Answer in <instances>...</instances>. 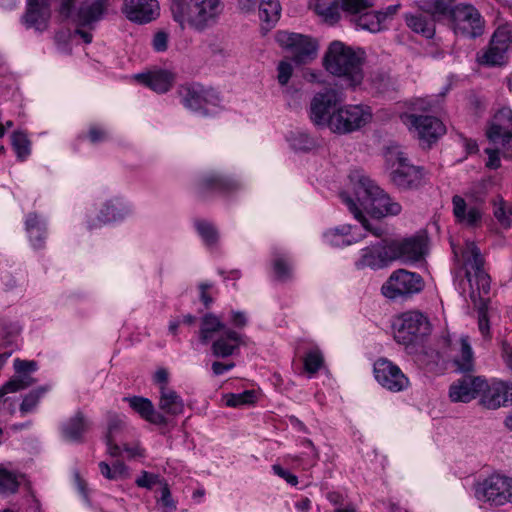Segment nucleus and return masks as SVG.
Masks as SVG:
<instances>
[{
  "label": "nucleus",
  "instance_id": "obj_12",
  "mask_svg": "<svg viewBox=\"0 0 512 512\" xmlns=\"http://www.w3.org/2000/svg\"><path fill=\"white\" fill-rule=\"evenodd\" d=\"M325 70L336 77L352 75V47L339 40L332 41L322 59Z\"/></svg>",
  "mask_w": 512,
  "mask_h": 512
},
{
  "label": "nucleus",
  "instance_id": "obj_20",
  "mask_svg": "<svg viewBox=\"0 0 512 512\" xmlns=\"http://www.w3.org/2000/svg\"><path fill=\"white\" fill-rule=\"evenodd\" d=\"M479 404L486 409L495 410L512 404V384L504 382L489 385L480 393Z\"/></svg>",
  "mask_w": 512,
  "mask_h": 512
},
{
  "label": "nucleus",
  "instance_id": "obj_64",
  "mask_svg": "<svg viewBox=\"0 0 512 512\" xmlns=\"http://www.w3.org/2000/svg\"><path fill=\"white\" fill-rule=\"evenodd\" d=\"M234 367H235L234 362L223 363L220 361H214L212 363L211 369L215 376H220V375H223L224 373H226L227 371L233 369Z\"/></svg>",
  "mask_w": 512,
  "mask_h": 512
},
{
  "label": "nucleus",
  "instance_id": "obj_8",
  "mask_svg": "<svg viewBox=\"0 0 512 512\" xmlns=\"http://www.w3.org/2000/svg\"><path fill=\"white\" fill-rule=\"evenodd\" d=\"M394 338L403 345H417L431 332L428 318L419 311H408L394 323Z\"/></svg>",
  "mask_w": 512,
  "mask_h": 512
},
{
  "label": "nucleus",
  "instance_id": "obj_40",
  "mask_svg": "<svg viewBox=\"0 0 512 512\" xmlns=\"http://www.w3.org/2000/svg\"><path fill=\"white\" fill-rule=\"evenodd\" d=\"M325 240L334 247H345L352 243L351 226L343 225L325 232Z\"/></svg>",
  "mask_w": 512,
  "mask_h": 512
},
{
  "label": "nucleus",
  "instance_id": "obj_54",
  "mask_svg": "<svg viewBox=\"0 0 512 512\" xmlns=\"http://www.w3.org/2000/svg\"><path fill=\"white\" fill-rule=\"evenodd\" d=\"M107 420L108 428L105 438L116 439L117 435L123 430L125 423L122 418L115 413H109Z\"/></svg>",
  "mask_w": 512,
  "mask_h": 512
},
{
  "label": "nucleus",
  "instance_id": "obj_16",
  "mask_svg": "<svg viewBox=\"0 0 512 512\" xmlns=\"http://www.w3.org/2000/svg\"><path fill=\"white\" fill-rule=\"evenodd\" d=\"M486 387L487 380L483 376L464 374L450 385L449 398L454 403H469L479 397Z\"/></svg>",
  "mask_w": 512,
  "mask_h": 512
},
{
  "label": "nucleus",
  "instance_id": "obj_26",
  "mask_svg": "<svg viewBox=\"0 0 512 512\" xmlns=\"http://www.w3.org/2000/svg\"><path fill=\"white\" fill-rule=\"evenodd\" d=\"M124 401H127L135 412L152 424L165 426L169 422L163 413L155 410L153 403L148 398L133 396L125 397Z\"/></svg>",
  "mask_w": 512,
  "mask_h": 512
},
{
  "label": "nucleus",
  "instance_id": "obj_45",
  "mask_svg": "<svg viewBox=\"0 0 512 512\" xmlns=\"http://www.w3.org/2000/svg\"><path fill=\"white\" fill-rule=\"evenodd\" d=\"M354 219L360 223L363 230L377 238H381V240L384 239L383 236L386 234V228L379 222L380 218L370 221L363 215L362 211H354Z\"/></svg>",
  "mask_w": 512,
  "mask_h": 512
},
{
  "label": "nucleus",
  "instance_id": "obj_13",
  "mask_svg": "<svg viewBox=\"0 0 512 512\" xmlns=\"http://www.w3.org/2000/svg\"><path fill=\"white\" fill-rule=\"evenodd\" d=\"M478 499H484L495 506L512 503V478L492 475L476 489Z\"/></svg>",
  "mask_w": 512,
  "mask_h": 512
},
{
  "label": "nucleus",
  "instance_id": "obj_62",
  "mask_svg": "<svg viewBox=\"0 0 512 512\" xmlns=\"http://www.w3.org/2000/svg\"><path fill=\"white\" fill-rule=\"evenodd\" d=\"M399 8H400V4H395V5L388 6L383 10L376 11L378 14L379 20H381V25L383 26V23L385 21L393 19V17L397 14Z\"/></svg>",
  "mask_w": 512,
  "mask_h": 512
},
{
  "label": "nucleus",
  "instance_id": "obj_37",
  "mask_svg": "<svg viewBox=\"0 0 512 512\" xmlns=\"http://www.w3.org/2000/svg\"><path fill=\"white\" fill-rule=\"evenodd\" d=\"M460 355L454 360L457 370L463 374H471L474 371V354L468 336L460 338Z\"/></svg>",
  "mask_w": 512,
  "mask_h": 512
},
{
  "label": "nucleus",
  "instance_id": "obj_25",
  "mask_svg": "<svg viewBox=\"0 0 512 512\" xmlns=\"http://www.w3.org/2000/svg\"><path fill=\"white\" fill-rule=\"evenodd\" d=\"M135 79L156 93H166L173 86L175 76L167 70H155L137 74Z\"/></svg>",
  "mask_w": 512,
  "mask_h": 512
},
{
  "label": "nucleus",
  "instance_id": "obj_51",
  "mask_svg": "<svg viewBox=\"0 0 512 512\" xmlns=\"http://www.w3.org/2000/svg\"><path fill=\"white\" fill-rule=\"evenodd\" d=\"M256 393L253 390H246L238 394H229L226 397V405L238 407L246 404H252L256 401Z\"/></svg>",
  "mask_w": 512,
  "mask_h": 512
},
{
  "label": "nucleus",
  "instance_id": "obj_2",
  "mask_svg": "<svg viewBox=\"0 0 512 512\" xmlns=\"http://www.w3.org/2000/svg\"><path fill=\"white\" fill-rule=\"evenodd\" d=\"M364 251L356 263L358 268L380 269L394 261L415 263L427 253V238L420 234L406 238H384L373 245V250Z\"/></svg>",
  "mask_w": 512,
  "mask_h": 512
},
{
  "label": "nucleus",
  "instance_id": "obj_47",
  "mask_svg": "<svg viewBox=\"0 0 512 512\" xmlns=\"http://www.w3.org/2000/svg\"><path fill=\"white\" fill-rule=\"evenodd\" d=\"M304 369L310 374H316L324 364V357L319 348H313L309 350L304 359Z\"/></svg>",
  "mask_w": 512,
  "mask_h": 512
},
{
  "label": "nucleus",
  "instance_id": "obj_6",
  "mask_svg": "<svg viewBox=\"0 0 512 512\" xmlns=\"http://www.w3.org/2000/svg\"><path fill=\"white\" fill-rule=\"evenodd\" d=\"M425 287L423 277L406 269H397L391 273L381 287V293L394 302H403L419 294Z\"/></svg>",
  "mask_w": 512,
  "mask_h": 512
},
{
  "label": "nucleus",
  "instance_id": "obj_50",
  "mask_svg": "<svg viewBox=\"0 0 512 512\" xmlns=\"http://www.w3.org/2000/svg\"><path fill=\"white\" fill-rule=\"evenodd\" d=\"M49 390V386H41L35 390L29 392L23 399L20 405V411L22 413H28L34 410L37 406L40 398Z\"/></svg>",
  "mask_w": 512,
  "mask_h": 512
},
{
  "label": "nucleus",
  "instance_id": "obj_39",
  "mask_svg": "<svg viewBox=\"0 0 512 512\" xmlns=\"http://www.w3.org/2000/svg\"><path fill=\"white\" fill-rule=\"evenodd\" d=\"M124 217L123 209L113 203L112 201H107L102 209L99 212V215L97 216V222L95 223H89L88 228L91 230L95 227H99L104 224H108L117 220H120Z\"/></svg>",
  "mask_w": 512,
  "mask_h": 512
},
{
  "label": "nucleus",
  "instance_id": "obj_43",
  "mask_svg": "<svg viewBox=\"0 0 512 512\" xmlns=\"http://www.w3.org/2000/svg\"><path fill=\"white\" fill-rule=\"evenodd\" d=\"M101 474L109 480H121L129 477L128 467L120 460L113 462L110 466L106 462L99 463Z\"/></svg>",
  "mask_w": 512,
  "mask_h": 512
},
{
  "label": "nucleus",
  "instance_id": "obj_38",
  "mask_svg": "<svg viewBox=\"0 0 512 512\" xmlns=\"http://www.w3.org/2000/svg\"><path fill=\"white\" fill-rule=\"evenodd\" d=\"M329 128L335 133H348L352 131V113L348 109H338L327 122Z\"/></svg>",
  "mask_w": 512,
  "mask_h": 512
},
{
  "label": "nucleus",
  "instance_id": "obj_28",
  "mask_svg": "<svg viewBox=\"0 0 512 512\" xmlns=\"http://www.w3.org/2000/svg\"><path fill=\"white\" fill-rule=\"evenodd\" d=\"M89 429V421L81 411L69 418L61 426L62 437L69 442H82L84 434Z\"/></svg>",
  "mask_w": 512,
  "mask_h": 512
},
{
  "label": "nucleus",
  "instance_id": "obj_55",
  "mask_svg": "<svg viewBox=\"0 0 512 512\" xmlns=\"http://www.w3.org/2000/svg\"><path fill=\"white\" fill-rule=\"evenodd\" d=\"M87 138L93 144L104 142L108 140L109 132L104 127L92 125L88 130Z\"/></svg>",
  "mask_w": 512,
  "mask_h": 512
},
{
  "label": "nucleus",
  "instance_id": "obj_41",
  "mask_svg": "<svg viewBox=\"0 0 512 512\" xmlns=\"http://www.w3.org/2000/svg\"><path fill=\"white\" fill-rule=\"evenodd\" d=\"M21 475L0 465V494L9 495L17 492Z\"/></svg>",
  "mask_w": 512,
  "mask_h": 512
},
{
  "label": "nucleus",
  "instance_id": "obj_15",
  "mask_svg": "<svg viewBox=\"0 0 512 512\" xmlns=\"http://www.w3.org/2000/svg\"><path fill=\"white\" fill-rule=\"evenodd\" d=\"M178 93L182 104L193 111H199L209 104L217 105L220 100L213 88L205 87L200 83L182 85Z\"/></svg>",
  "mask_w": 512,
  "mask_h": 512
},
{
  "label": "nucleus",
  "instance_id": "obj_3",
  "mask_svg": "<svg viewBox=\"0 0 512 512\" xmlns=\"http://www.w3.org/2000/svg\"><path fill=\"white\" fill-rule=\"evenodd\" d=\"M224 7L222 0H188L173 3L171 11L174 21L182 30L188 27L203 33L218 23Z\"/></svg>",
  "mask_w": 512,
  "mask_h": 512
},
{
  "label": "nucleus",
  "instance_id": "obj_48",
  "mask_svg": "<svg viewBox=\"0 0 512 512\" xmlns=\"http://www.w3.org/2000/svg\"><path fill=\"white\" fill-rule=\"evenodd\" d=\"M367 65V56L363 48L354 49V88L363 82Z\"/></svg>",
  "mask_w": 512,
  "mask_h": 512
},
{
  "label": "nucleus",
  "instance_id": "obj_34",
  "mask_svg": "<svg viewBox=\"0 0 512 512\" xmlns=\"http://www.w3.org/2000/svg\"><path fill=\"white\" fill-rule=\"evenodd\" d=\"M226 325L220 318L212 313H207L201 318L199 339L202 344H207L218 332H224Z\"/></svg>",
  "mask_w": 512,
  "mask_h": 512
},
{
  "label": "nucleus",
  "instance_id": "obj_11",
  "mask_svg": "<svg viewBox=\"0 0 512 512\" xmlns=\"http://www.w3.org/2000/svg\"><path fill=\"white\" fill-rule=\"evenodd\" d=\"M404 122L413 130L422 148H430L446 132L443 123L434 116L409 114Z\"/></svg>",
  "mask_w": 512,
  "mask_h": 512
},
{
  "label": "nucleus",
  "instance_id": "obj_59",
  "mask_svg": "<svg viewBox=\"0 0 512 512\" xmlns=\"http://www.w3.org/2000/svg\"><path fill=\"white\" fill-rule=\"evenodd\" d=\"M168 39L169 35L165 31L156 32L152 40L154 50L157 52L166 51L168 48Z\"/></svg>",
  "mask_w": 512,
  "mask_h": 512
},
{
  "label": "nucleus",
  "instance_id": "obj_63",
  "mask_svg": "<svg viewBox=\"0 0 512 512\" xmlns=\"http://www.w3.org/2000/svg\"><path fill=\"white\" fill-rule=\"evenodd\" d=\"M501 356L509 369L512 370V345L506 341H501Z\"/></svg>",
  "mask_w": 512,
  "mask_h": 512
},
{
  "label": "nucleus",
  "instance_id": "obj_17",
  "mask_svg": "<svg viewBox=\"0 0 512 512\" xmlns=\"http://www.w3.org/2000/svg\"><path fill=\"white\" fill-rule=\"evenodd\" d=\"M374 375L383 388L392 392H400L409 386V379L401 369L387 359H379L374 363Z\"/></svg>",
  "mask_w": 512,
  "mask_h": 512
},
{
  "label": "nucleus",
  "instance_id": "obj_42",
  "mask_svg": "<svg viewBox=\"0 0 512 512\" xmlns=\"http://www.w3.org/2000/svg\"><path fill=\"white\" fill-rule=\"evenodd\" d=\"M354 24L357 28L377 33L384 29L381 25L377 12H365L354 16Z\"/></svg>",
  "mask_w": 512,
  "mask_h": 512
},
{
  "label": "nucleus",
  "instance_id": "obj_58",
  "mask_svg": "<svg viewBox=\"0 0 512 512\" xmlns=\"http://www.w3.org/2000/svg\"><path fill=\"white\" fill-rule=\"evenodd\" d=\"M159 482V476L143 471L141 476L135 481L138 487L151 489L156 483Z\"/></svg>",
  "mask_w": 512,
  "mask_h": 512
},
{
  "label": "nucleus",
  "instance_id": "obj_4",
  "mask_svg": "<svg viewBox=\"0 0 512 512\" xmlns=\"http://www.w3.org/2000/svg\"><path fill=\"white\" fill-rule=\"evenodd\" d=\"M361 210L374 218H383L399 215L402 207L373 179L367 175L358 174L354 181V211Z\"/></svg>",
  "mask_w": 512,
  "mask_h": 512
},
{
  "label": "nucleus",
  "instance_id": "obj_30",
  "mask_svg": "<svg viewBox=\"0 0 512 512\" xmlns=\"http://www.w3.org/2000/svg\"><path fill=\"white\" fill-rule=\"evenodd\" d=\"M463 256L468 262H471L473 268L476 269L478 287L481 288L484 294H487L490 290V279L489 276L482 271L483 258L479 248L473 242L467 243Z\"/></svg>",
  "mask_w": 512,
  "mask_h": 512
},
{
  "label": "nucleus",
  "instance_id": "obj_60",
  "mask_svg": "<svg viewBox=\"0 0 512 512\" xmlns=\"http://www.w3.org/2000/svg\"><path fill=\"white\" fill-rule=\"evenodd\" d=\"M160 503L164 507L165 512H172L176 509V504L172 499L171 492L167 484L162 487Z\"/></svg>",
  "mask_w": 512,
  "mask_h": 512
},
{
  "label": "nucleus",
  "instance_id": "obj_27",
  "mask_svg": "<svg viewBox=\"0 0 512 512\" xmlns=\"http://www.w3.org/2000/svg\"><path fill=\"white\" fill-rule=\"evenodd\" d=\"M335 103V95L331 91L318 93L314 96L310 107V118L316 125L327 124L330 109Z\"/></svg>",
  "mask_w": 512,
  "mask_h": 512
},
{
  "label": "nucleus",
  "instance_id": "obj_19",
  "mask_svg": "<svg viewBox=\"0 0 512 512\" xmlns=\"http://www.w3.org/2000/svg\"><path fill=\"white\" fill-rule=\"evenodd\" d=\"M121 12L131 22L146 24L159 16V4L157 0H123Z\"/></svg>",
  "mask_w": 512,
  "mask_h": 512
},
{
  "label": "nucleus",
  "instance_id": "obj_33",
  "mask_svg": "<svg viewBox=\"0 0 512 512\" xmlns=\"http://www.w3.org/2000/svg\"><path fill=\"white\" fill-rule=\"evenodd\" d=\"M26 231L30 242L35 249H41L45 245L46 223L36 213H29L25 221Z\"/></svg>",
  "mask_w": 512,
  "mask_h": 512
},
{
  "label": "nucleus",
  "instance_id": "obj_32",
  "mask_svg": "<svg viewBox=\"0 0 512 512\" xmlns=\"http://www.w3.org/2000/svg\"><path fill=\"white\" fill-rule=\"evenodd\" d=\"M159 409L168 415L177 416L184 411V401L182 397L172 388L163 387L159 392Z\"/></svg>",
  "mask_w": 512,
  "mask_h": 512
},
{
  "label": "nucleus",
  "instance_id": "obj_18",
  "mask_svg": "<svg viewBox=\"0 0 512 512\" xmlns=\"http://www.w3.org/2000/svg\"><path fill=\"white\" fill-rule=\"evenodd\" d=\"M509 43V34L505 30L497 29L491 37L488 47L478 54L479 64L489 67L505 64Z\"/></svg>",
  "mask_w": 512,
  "mask_h": 512
},
{
  "label": "nucleus",
  "instance_id": "obj_9",
  "mask_svg": "<svg viewBox=\"0 0 512 512\" xmlns=\"http://www.w3.org/2000/svg\"><path fill=\"white\" fill-rule=\"evenodd\" d=\"M276 40L288 52L289 59L297 65L310 63L317 57L319 44L311 36L279 31Z\"/></svg>",
  "mask_w": 512,
  "mask_h": 512
},
{
  "label": "nucleus",
  "instance_id": "obj_52",
  "mask_svg": "<svg viewBox=\"0 0 512 512\" xmlns=\"http://www.w3.org/2000/svg\"><path fill=\"white\" fill-rule=\"evenodd\" d=\"M372 120V110L367 105H354V130L360 129Z\"/></svg>",
  "mask_w": 512,
  "mask_h": 512
},
{
  "label": "nucleus",
  "instance_id": "obj_29",
  "mask_svg": "<svg viewBox=\"0 0 512 512\" xmlns=\"http://www.w3.org/2000/svg\"><path fill=\"white\" fill-rule=\"evenodd\" d=\"M406 25L415 33L431 39L435 35V21L429 14L423 12L420 8L416 13L405 15Z\"/></svg>",
  "mask_w": 512,
  "mask_h": 512
},
{
  "label": "nucleus",
  "instance_id": "obj_56",
  "mask_svg": "<svg viewBox=\"0 0 512 512\" xmlns=\"http://www.w3.org/2000/svg\"><path fill=\"white\" fill-rule=\"evenodd\" d=\"M277 80L281 86H286L292 76L293 67L287 61H281L277 66Z\"/></svg>",
  "mask_w": 512,
  "mask_h": 512
},
{
  "label": "nucleus",
  "instance_id": "obj_36",
  "mask_svg": "<svg viewBox=\"0 0 512 512\" xmlns=\"http://www.w3.org/2000/svg\"><path fill=\"white\" fill-rule=\"evenodd\" d=\"M257 5L259 18L263 23H265L263 28L270 30L280 17L281 6L279 1L259 0Z\"/></svg>",
  "mask_w": 512,
  "mask_h": 512
},
{
  "label": "nucleus",
  "instance_id": "obj_5",
  "mask_svg": "<svg viewBox=\"0 0 512 512\" xmlns=\"http://www.w3.org/2000/svg\"><path fill=\"white\" fill-rule=\"evenodd\" d=\"M489 146L484 148L488 160L512 158V111L509 108L500 109L486 129Z\"/></svg>",
  "mask_w": 512,
  "mask_h": 512
},
{
  "label": "nucleus",
  "instance_id": "obj_46",
  "mask_svg": "<svg viewBox=\"0 0 512 512\" xmlns=\"http://www.w3.org/2000/svg\"><path fill=\"white\" fill-rule=\"evenodd\" d=\"M11 144L17 157L26 158L31 153V141L22 131H15L11 136Z\"/></svg>",
  "mask_w": 512,
  "mask_h": 512
},
{
  "label": "nucleus",
  "instance_id": "obj_10",
  "mask_svg": "<svg viewBox=\"0 0 512 512\" xmlns=\"http://www.w3.org/2000/svg\"><path fill=\"white\" fill-rule=\"evenodd\" d=\"M454 32L466 38H476L483 34L485 21L480 12L469 3H459L452 18Z\"/></svg>",
  "mask_w": 512,
  "mask_h": 512
},
{
  "label": "nucleus",
  "instance_id": "obj_49",
  "mask_svg": "<svg viewBox=\"0 0 512 512\" xmlns=\"http://www.w3.org/2000/svg\"><path fill=\"white\" fill-rule=\"evenodd\" d=\"M273 269L278 280L286 281L291 278V265L282 254L274 253Z\"/></svg>",
  "mask_w": 512,
  "mask_h": 512
},
{
  "label": "nucleus",
  "instance_id": "obj_61",
  "mask_svg": "<svg viewBox=\"0 0 512 512\" xmlns=\"http://www.w3.org/2000/svg\"><path fill=\"white\" fill-rule=\"evenodd\" d=\"M273 472L278 475L279 477L285 479L287 483H289L292 486H295L298 484V478L296 475L291 474L289 471L285 470L283 467H281L278 464H274L272 466Z\"/></svg>",
  "mask_w": 512,
  "mask_h": 512
},
{
  "label": "nucleus",
  "instance_id": "obj_21",
  "mask_svg": "<svg viewBox=\"0 0 512 512\" xmlns=\"http://www.w3.org/2000/svg\"><path fill=\"white\" fill-rule=\"evenodd\" d=\"M247 337L232 329H226L211 345L212 355L227 358L239 353L241 345H246Z\"/></svg>",
  "mask_w": 512,
  "mask_h": 512
},
{
  "label": "nucleus",
  "instance_id": "obj_35",
  "mask_svg": "<svg viewBox=\"0 0 512 512\" xmlns=\"http://www.w3.org/2000/svg\"><path fill=\"white\" fill-rule=\"evenodd\" d=\"M193 224L205 246L210 250L216 249L220 240V234L216 226L205 219H195Z\"/></svg>",
  "mask_w": 512,
  "mask_h": 512
},
{
  "label": "nucleus",
  "instance_id": "obj_23",
  "mask_svg": "<svg viewBox=\"0 0 512 512\" xmlns=\"http://www.w3.org/2000/svg\"><path fill=\"white\" fill-rule=\"evenodd\" d=\"M453 216L457 223L468 228L480 227L483 212L478 206L468 207L465 199L459 195L452 197Z\"/></svg>",
  "mask_w": 512,
  "mask_h": 512
},
{
  "label": "nucleus",
  "instance_id": "obj_53",
  "mask_svg": "<svg viewBox=\"0 0 512 512\" xmlns=\"http://www.w3.org/2000/svg\"><path fill=\"white\" fill-rule=\"evenodd\" d=\"M495 209H494V216L498 220V222L501 224L502 227L508 228L511 225L510 217L512 215V209L508 207L505 203V201L500 198L499 204L497 205L496 202L494 203Z\"/></svg>",
  "mask_w": 512,
  "mask_h": 512
},
{
  "label": "nucleus",
  "instance_id": "obj_24",
  "mask_svg": "<svg viewBox=\"0 0 512 512\" xmlns=\"http://www.w3.org/2000/svg\"><path fill=\"white\" fill-rule=\"evenodd\" d=\"M36 368L37 364L34 361L15 359L14 369L17 373L23 375L9 380L2 387L1 394L14 393L31 386L34 383V379L27 375V373L35 371Z\"/></svg>",
  "mask_w": 512,
  "mask_h": 512
},
{
  "label": "nucleus",
  "instance_id": "obj_1",
  "mask_svg": "<svg viewBox=\"0 0 512 512\" xmlns=\"http://www.w3.org/2000/svg\"><path fill=\"white\" fill-rule=\"evenodd\" d=\"M51 0H28L27 10L23 16V23L27 28L42 32L47 29L50 19ZM74 0H61L59 12L64 18H72L77 26L75 34L79 35L87 44L92 41V34L85 30L94 29L95 24L102 18L106 10V0H85L77 12H73Z\"/></svg>",
  "mask_w": 512,
  "mask_h": 512
},
{
  "label": "nucleus",
  "instance_id": "obj_22",
  "mask_svg": "<svg viewBox=\"0 0 512 512\" xmlns=\"http://www.w3.org/2000/svg\"><path fill=\"white\" fill-rule=\"evenodd\" d=\"M309 6L325 23L333 25L340 19V10L352 11V0H310Z\"/></svg>",
  "mask_w": 512,
  "mask_h": 512
},
{
  "label": "nucleus",
  "instance_id": "obj_14",
  "mask_svg": "<svg viewBox=\"0 0 512 512\" xmlns=\"http://www.w3.org/2000/svg\"><path fill=\"white\" fill-rule=\"evenodd\" d=\"M424 168L410 162H393L389 172L390 182L399 190L419 188L424 180Z\"/></svg>",
  "mask_w": 512,
  "mask_h": 512
},
{
  "label": "nucleus",
  "instance_id": "obj_7",
  "mask_svg": "<svg viewBox=\"0 0 512 512\" xmlns=\"http://www.w3.org/2000/svg\"><path fill=\"white\" fill-rule=\"evenodd\" d=\"M242 188L241 182L233 176L211 172L197 177L193 182V193L201 201L216 196H229Z\"/></svg>",
  "mask_w": 512,
  "mask_h": 512
},
{
  "label": "nucleus",
  "instance_id": "obj_57",
  "mask_svg": "<svg viewBox=\"0 0 512 512\" xmlns=\"http://www.w3.org/2000/svg\"><path fill=\"white\" fill-rule=\"evenodd\" d=\"M384 157L386 160H407V154L397 144L387 146L384 150Z\"/></svg>",
  "mask_w": 512,
  "mask_h": 512
},
{
  "label": "nucleus",
  "instance_id": "obj_44",
  "mask_svg": "<svg viewBox=\"0 0 512 512\" xmlns=\"http://www.w3.org/2000/svg\"><path fill=\"white\" fill-rule=\"evenodd\" d=\"M369 82L373 89L379 93L394 90L396 81L386 71L378 70L370 73Z\"/></svg>",
  "mask_w": 512,
  "mask_h": 512
},
{
  "label": "nucleus",
  "instance_id": "obj_31",
  "mask_svg": "<svg viewBox=\"0 0 512 512\" xmlns=\"http://www.w3.org/2000/svg\"><path fill=\"white\" fill-rule=\"evenodd\" d=\"M457 5L455 0H422L419 7L436 22L443 17H449L452 21Z\"/></svg>",
  "mask_w": 512,
  "mask_h": 512
}]
</instances>
